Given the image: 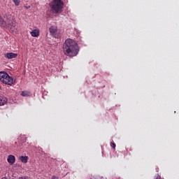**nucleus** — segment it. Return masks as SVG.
Wrapping results in <instances>:
<instances>
[{
  "label": "nucleus",
  "mask_w": 179,
  "mask_h": 179,
  "mask_svg": "<svg viewBox=\"0 0 179 179\" xmlns=\"http://www.w3.org/2000/svg\"><path fill=\"white\" fill-rule=\"evenodd\" d=\"M62 50L64 55H66V57H73L79 54L78 43L71 38L66 39L63 43Z\"/></svg>",
  "instance_id": "nucleus-1"
},
{
  "label": "nucleus",
  "mask_w": 179,
  "mask_h": 179,
  "mask_svg": "<svg viewBox=\"0 0 179 179\" xmlns=\"http://www.w3.org/2000/svg\"><path fill=\"white\" fill-rule=\"evenodd\" d=\"M52 13H62L64 8V2L62 0H53L50 3Z\"/></svg>",
  "instance_id": "nucleus-2"
},
{
  "label": "nucleus",
  "mask_w": 179,
  "mask_h": 179,
  "mask_svg": "<svg viewBox=\"0 0 179 179\" xmlns=\"http://www.w3.org/2000/svg\"><path fill=\"white\" fill-rule=\"evenodd\" d=\"M0 81L8 86H12L13 85V78L10 76L6 71H0Z\"/></svg>",
  "instance_id": "nucleus-3"
},
{
  "label": "nucleus",
  "mask_w": 179,
  "mask_h": 179,
  "mask_svg": "<svg viewBox=\"0 0 179 179\" xmlns=\"http://www.w3.org/2000/svg\"><path fill=\"white\" fill-rule=\"evenodd\" d=\"M6 26L3 27L4 28L9 27V29H12L13 27H15V22H13V18L10 15H6Z\"/></svg>",
  "instance_id": "nucleus-4"
},
{
  "label": "nucleus",
  "mask_w": 179,
  "mask_h": 179,
  "mask_svg": "<svg viewBox=\"0 0 179 179\" xmlns=\"http://www.w3.org/2000/svg\"><path fill=\"white\" fill-rule=\"evenodd\" d=\"M6 26L3 27L4 28L9 27V29H12L13 27H15V22H13V18L10 15H6Z\"/></svg>",
  "instance_id": "nucleus-5"
},
{
  "label": "nucleus",
  "mask_w": 179,
  "mask_h": 179,
  "mask_svg": "<svg viewBox=\"0 0 179 179\" xmlns=\"http://www.w3.org/2000/svg\"><path fill=\"white\" fill-rule=\"evenodd\" d=\"M4 57L5 58H7V59H13L17 57V53L8 52L4 55Z\"/></svg>",
  "instance_id": "nucleus-6"
},
{
  "label": "nucleus",
  "mask_w": 179,
  "mask_h": 179,
  "mask_svg": "<svg viewBox=\"0 0 179 179\" xmlns=\"http://www.w3.org/2000/svg\"><path fill=\"white\" fill-rule=\"evenodd\" d=\"M7 162L9 164H14L16 162V157H15V155H10L8 157Z\"/></svg>",
  "instance_id": "nucleus-7"
},
{
  "label": "nucleus",
  "mask_w": 179,
  "mask_h": 179,
  "mask_svg": "<svg viewBox=\"0 0 179 179\" xmlns=\"http://www.w3.org/2000/svg\"><path fill=\"white\" fill-rule=\"evenodd\" d=\"M30 34L32 37H38L40 36V30L35 29L31 31Z\"/></svg>",
  "instance_id": "nucleus-8"
},
{
  "label": "nucleus",
  "mask_w": 179,
  "mask_h": 179,
  "mask_svg": "<svg viewBox=\"0 0 179 179\" xmlns=\"http://www.w3.org/2000/svg\"><path fill=\"white\" fill-rule=\"evenodd\" d=\"M8 103V98L3 96H0V106H5Z\"/></svg>",
  "instance_id": "nucleus-9"
},
{
  "label": "nucleus",
  "mask_w": 179,
  "mask_h": 179,
  "mask_svg": "<svg viewBox=\"0 0 179 179\" xmlns=\"http://www.w3.org/2000/svg\"><path fill=\"white\" fill-rule=\"evenodd\" d=\"M19 160L22 162V163H27L29 162V157L27 156H20Z\"/></svg>",
  "instance_id": "nucleus-10"
},
{
  "label": "nucleus",
  "mask_w": 179,
  "mask_h": 179,
  "mask_svg": "<svg viewBox=\"0 0 179 179\" xmlns=\"http://www.w3.org/2000/svg\"><path fill=\"white\" fill-rule=\"evenodd\" d=\"M6 26V22L2 17L0 15V27H5Z\"/></svg>",
  "instance_id": "nucleus-11"
},
{
  "label": "nucleus",
  "mask_w": 179,
  "mask_h": 179,
  "mask_svg": "<svg viewBox=\"0 0 179 179\" xmlns=\"http://www.w3.org/2000/svg\"><path fill=\"white\" fill-rule=\"evenodd\" d=\"M50 34H55L57 33V27L52 26L49 29Z\"/></svg>",
  "instance_id": "nucleus-12"
},
{
  "label": "nucleus",
  "mask_w": 179,
  "mask_h": 179,
  "mask_svg": "<svg viewBox=\"0 0 179 179\" xmlns=\"http://www.w3.org/2000/svg\"><path fill=\"white\" fill-rule=\"evenodd\" d=\"M21 96H22L23 97H27V96H30V92L22 91L21 92Z\"/></svg>",
  "instance_id": "nucleus-13"
},
{
  "label": "nucleus",
  "mask_w": 179,
  "mask_h": 179,
  "mask_svg": "<svg viewBox=\"0 0 179 179\" xmlns=\"http://www.w3.org/2000/svg\"><path fill=\"white\" fill-rule=\"evenodd\" d=\"M15 5H16V6H19V3H20V0H13Z\"/></svg>",
  "instance_id": "nucleus-14"
},
{
  "label": "nucleus",
  "mask_w": 179,
  "mask_h": 179,
  "mask_svg": "<svg viewBox=\"0 0 179 179\" xmlns=\"http://www.w3.org/2000/svg\"><path fill=\"white\" fill-rule=\"evenodd\" d=\"M110 146H111V148H113V149H115V143H110Z\"/></svg>",
  "instance_id": "nucleus-15"
},
{
  "label": "nucleus",
  "mask_w": 179,
  "mask_h": 179,
  "mask_svg": "<svg viewBox=\"0 0 179 179\" xmlns=\"http://www.w3.org/2000/svg\"><path fill=\"white\" fill-rule=\"evenodd\" d=\"M52 179H59L58 176H52Z\"/></svg>",
  "instance_id": "nucleus-16"
},
{
  "label": "nucleus",
  "mask_w": 179,
  "mask_h": 179,
  "mask_svg": "<svg viewBox=\"0 0 179 179\" xmlns=\"http://www.w3.org/2000/svg\"><path fill=\"white\" fill-rule=\"evenodd\" d=\"M2 89V87L0 86V90Z\"/></svg>",
  "instance_id": "nucleus-17"
}]
</instances>
